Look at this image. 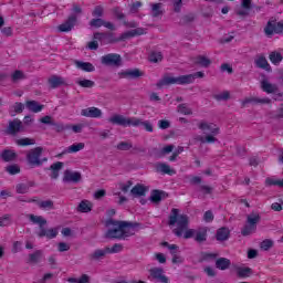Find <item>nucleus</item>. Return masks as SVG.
<instances>
[{"instance_id": "4be33fe9", "label": "nucleus", "mask_w": 283, "mask_h": 283, "mask_svg": "<svg viewBox=\"0 0 283 283\" xmlns=\"http://www.w3.org/2000/svg\"><path fill=\"white\" fill-rule=\"evenodd\" d=\"M29 202H35L39 207V209H43L44 211H52L54 209V201L52 200H44V201H39L36 199H31Z\"/></svg>"}, {"instance_id": "49530a36", "label": "nucleus", "mask_w": 283, "mask_h": 283, "mask_svg": "<svg viewBox=\"0 0 283 283\" xmlns=\"http://www.w3.org/2000/svg\"><path fill=\"white\" fill-rule=\"evenodd\" d=\"M249 103H262V104H269L271 103V99L270 98H263V99H260V98H247L242 102V105L244 107V105H249Z\"/></svg>"}, {"instance_id": "473e14b6", "label": "nucleus", "mask_w": 283, "mask_h": 283, "mask_svg": "<svg viewBox=\"0 0 283 283\" xmlns=\"http://www.w3.org/2000/svg\"><path fill=\"white\" fill-rule=\"evenodd\" d=\"M196 237L195 240L199 243L202 244V242H207V228H201L198 231H196Z\"/></svg>"}, {"instance_id": "2eb2a0df", "label": "nucleus", "mask_w": 283, "mask_h": 283, "mask_svg": "<svg viewBox=\"0 0 283 283\" xmlns=\"http://www.w3.org/2000/svg\"><path fill=\"white\" fill-rule=\"evenodd\" d=\"M167 198H169L168 192L164 190L155 189V190H151L149 200L155 205H160V202H163V200H167Z\"/></svg>"}, {"instance_id": "37998d69", "label": "nucleus", "mask_w": 283, "mask_h": 283, "mask_svg": "<svg viewBox=\"0 0 283 283\" xmlns=\"http://www.w3.org/2000/svg\"><path fill=\"white\" fill-rule=\"evenodd\" d=\"M177 108L179 114H184V116H191V114H193V111H191V108H189L185 103L179 104Z\"/></svg>"}, {"instance_id": "b1692460", "label": "nucleus", "mask_w": 283, "mask_h": 283, "mask_svg": "<svg viewBox=\"0 0 283 283\" xmlns=\"http://www.w3.org/2000/svg\"><path fill=\"white\" fill-rule=\"evenodd\" d=\"M63 163L62 161H56L53 165L50 166V171H51V178L52 180H56L59 178L61 169H63Z\"/></svg>"}, {"instance_id": "8fccbe9b", "label": "nucleus", "mask_w": 283, "mask_h": 283, "mask_svg": "<svg viewBox=\"0 0 283 283\" xmlns=\"http://www.w3.org/2000/svg\"><path fill=\"white\" fill-rule=\"evenodd\" d=\"M105 14V8L103 6H96L94 10L92 11V17H95V19H101Z\"/></svg>"}, {"instance_id": "c756f323", "label": "nucleus", "mask_w": 283, "mask_h": 283, "mask_svg": "<svg viewBox=\"0 0 283 283\" xmlns=\"http://www.w3.org/2000/svg\"><path fill=\"white\" fill-rule=\"evenodd\" d=\"M81 149H85V143L73 144L69 148L64 149L63 154H76L81 151Z\"/></svg>"}, {"instance_id": "774afa93", "label": "nucleus", "mask_w": 283, "mask_h": 283, "mask_svg": "<svg viewBox=\"0 0 283 283\" xmlns=\"http://www.w3.org/2000/svg\"><path fill=\"white\" fill-rule=\"evenodd\" d=\"M203 272L208 275V277H216L217 275L216 270H213L211 266H206Z\"/></svg>"}, {"instance_id": "bb28decb", "label": "nucleus", "mask_w": 283, "mask_h": 283, "mask_svg": "<svg viewBox=\"0 0 283 283\" xmlns=\"http://www.w3.org/2000/svg\"><path fill=\"white\" fill-rule=\"evenodd\" d=\"M1 158L4 163H13V160H17L18 155L15 154L14 150H10V149H4L1 153Z\"/></svg>"}, {"instance_id": "09e8293b", "label": "nucleus", "mask_w": 283, "mask_h": 283, "mask_svg": "<svg viewBox=\"0 0 283 283\" xmlns=\"http://www.w3.org/2000/svg\"><path fill=\"white\" fill-rule=\"evenodd\" d=\"M76 83H77V85H80V87H86L88 90H92V87H94V85H96V83L92 80H80Z\"/></svg>"}, {"instance_id": "423d86ee", "label": "nucleus", "mask_w": 283, "mask_h": 283, "mask_svg": "<svg viewBox=\"0 0 283 283\" xmlns=\"http://www.w3.org/2000/svg\"><path fill=\"white\" fill-rule=\"evenodd\" d=\"M41 156H43V147H35L27 154V163L31 168L34 167H42L44 163H48V158L44 157L41 159Z\"/></svg>"}, {"instance_id": "3c124183", "label": "nucleus", "mask_w": 283, "mask_h": 283, "mask_svg": "<svg viewBox=\"0 0 283 283\" xmlns=\"http://www.w3.org/2000/svg\"><path fill=\"white\" fill-rule=\"evenodd\" d=\"M35 143L36 142L34 139H30L28 137L17 140V145H19L20 147H28L30 145H35Z\"/></svg>"}, {"instance_id": "6e6552de", "label": "nucleus", "mask_w": 283, "mask_h": 283, "mask_svg": "<svg viewBox=\"0 0 283 283\" xmlns=\"http://www.w3.org/2000/svg\"><path fill=\"white\" fill-rule=\"evenodd\" d=\"M20 132H25V127H23V122H21V119L19 118L9 120V125L4 130V134H7L8 136H17V134H20Z\"/></svg>"}, {"instance_id": "69168bd1", "label": "nucleus", "mask_w": 283, "mask_h": 283, "mask_svg": "<svg viewBox=\"0 0 283 283\" xmlns=\"http://www.w3.org/2000/svg\"><path fill=\"white\" fill-rule=\"evenodd\" d=\"M11 78H12L13 83H17V81H21V78H23V73L21 71H15L11 75Z\"/></svg>"}, {"instance_id": "13d9d810", "label": "nucleus", "mask_w": 283, "mask_h": 283, "mask_svg": "<svg viewBox=\"0 0 283 283\" xmlns=\"http://www.w3.org/2000/svg\"><path fill=\"white\" fill-rule=\"evenodd\" d=\"M107 253H120L123 251V244L115 243L112 248L106 247Z\"/></svg>"}, {"instance_id": "7c9ffc66", "label": "nucleus", "mask_w": 283, "mask_h": 283, "mask_svg": "<svg viewBox=\"0 0 283 283\" xmlns=\"http://www.w3.org/2000/svg\"><path fill=\"white\" fill-rule=\"evenodd\" d=\"M195 65H200V67H209L211 65V60L205 55H198L195 59Z\"/></svg>"}, {"instance_id": "72a5a7b5", "label": "nucleus", "mask_w": 283, "mask_h": 283, "mask_svg": "<svg viewBox=\"0 0 283 283\" xmlns=\"http://www.w3.org/2000/svg\"><path fill=\"white\" fill-rule=\"evenodd\" d=\"M77 211H80V213H90V211H92V203L87 200L81 201L77 206Z\"/></svg>"}, {"instance_id": "79ce46f5", "label": "nucleus", "mask_w": 283, "mask_h": 283, "mask_svg": "<svg viewBox=\"0 0 283 283\" xmlns=\"http://www.w3.org/2000/svg\"><path fill=\"white\" fill-rule=\"evenodd\" d=\"M6 171H8L10 176H17V174H21V167L17 164L9 165L6 167Z\"/></svg>"}, {"instance_id": "58836bf2", "label": "nucleus", "mask_w": 283, "mask_h": 283, "mask_svg": "<svg viewBox=\"0 0 283 283\" xmlns=\"http://www.w3.org/2000/svg\"><path fill=\"white\" fill-rule=\"evenodd\" d=\"M216 135H207L206 137H202L200 135H198L195 140H198L199 143H202V145H205V143H208V144H212V143H216V140H218L217 138H214Z\"/></svg>"}, {"instance_id": "e2e57ef3", "label": "nucleus", "mask_w": 283, "mask_h": 283, "mask_svg": "<svg viewBox=\"0 0 283 283\" xmlns=\"http://www.w3.org/2000/svg\"><path fill=\"white\" fill-rule=\"evenodd\" d=\"M199 191H202L206 196H209V195L213 193V188L211 186L201 185L199 187Z\"/></svg>"}, {"instance_id": "0e129e2a", "label": "nucleus", "mask_w": 283, "mask_h": 283, "mask_svg": "<svg viewBox=\"0 0 283 283\" xmlns=\"http://www.w3.org/2000/svg\"><path fill=\"white\" fill-rule=\"evenodd\" d=\"M113 13L114 15L116 17V19H118L119 21H123V19H125V13H123L120 11V8L119 7H116L113 9Z\"/></svg>"}, {"instance_id": "dca6fc26", "label": "nucleus", "mask_w": 283, "mask_h": 283, "mask_svg": "<svg viewBox=\"0 0 283 283\" xmlns=\"http://www.w3.org/2000/svg\"><path fill=\"white\" fill-rule=\"evenodd\" d=\"M254 65L259 70H265V72H273V69L271 67V64H269V61L266 60V56L264 54L258 55L254 60Z\"/></svg>"}, {"instance_id": "5fc2aeb1", "label": "nucleus", "mask_w": 283, "mask_h": 283, "mask_svg": "<svg viewBox=\"0 0 283 283\" xmlns=\"http://www.w3.org/2000/svg\"><path fill=\"white\" fill-rule=\"evenodd\" d=\"M105 23V20L101 19V18H94L90 21V25L91 28H103Z\"/></svg>"}, {"instance_id": "6ab92c4d", "label": "nucleus", "mask_w": 283, "mask_h": 283, "mask_svg": "<svg viewBox=\"0 0 283 283\" xmlns=\"http://www.w3.org/2000/svg\"><path fill=\"white\" fill-rule=\"evenodd\" d=\"M149 189L145 187L143 184H137L130 189V196L133 198H142V196H145Z\"/></svg>"}, {"instance_id": "9b49d317", "label": "nucleus", "mask_w": 283, "mask_h": 283, "mask_svg": "<svg viewBox=\"0 0 283 283\" xmlns=\"http://www.w3.org/2000/svg\"><path fill=\"white\" fill-rule=\"evenodd\" d=\"M76 21H78L76 14H71L62 24L57 25V32H72Z\"/></svg>"}, {"instance_id": "cd10ccee", "label": "nucleus", "mask_w": 283, "mask_h": 283, "mask_svg": "<svg viewBox=\"0 0 283 283\" xmlns=\"http://www.w3.org/2000/svg\"><path fill=\"white\" fill-rule=\"evenodd\" d=\"M75 65L77 70H82L83 72H94L96 70L94 64L90 62L75 61Z\"/></svg>"}, {"instance_id": "c9c22d12", "label": "nucleus", "mask_w": 283, "mask_h": 283, "mask_svg": "<svg viewBox=\"0 0 283 283\" xmlns=\"http://www.w3.org/2000/svg\"><path fill=\"white\" fill-rule=\"evenodd\" d=\"M260 220L261 217L255 212L250 213L247 218L248 224L254 227L255 229H258V222H260Z\"/></svg>"}, {"instance_id": "39448f33", "label": "nucleus", "mask_w": 283, "mask_h": 283, "mask_svg": "<svg viewBox=\"0 0 283 283\" xmlns=\"http://www.w3.org/2000/svg\"><path fill=\"white\" fill-rule=\"evenodd\" d=\"M30 222L39 226V231L36 232L38 238H48L49 240H54L59 235V230L56 228L45 229L48 220L41 216L28 214Z\"/></svg>"}, {"instance_id": "bf43d9fd", "label": "nucleus", "mask_w": 283, "mask_h": 283, "mask_svg": "<svg viewBox=\"0 0 283 283\" xmlns=\"http://www.w3.org/2000/svg\"><path fill=\"white\" fill-rule=\"evenodd\" d=\"M17 193H28L30 191V186L28 184H18L15 186Z\"/></svg>"}, {"instance_id": "6e6d98bb", "label": "nucleus", "mask_w": 283, "mask_h": 283, "mask_svg": "<svg viewBox=\"0 0 283 283\" xmlns=\"http://www.w3.org/2000/svg\"><path fill=\"white\" fill-rule=\"evenodd\" d=\"M11 109H13L14 114H22L25 109V105L21 102H17L11 106Z\"/></svg>"}, {"instance_id": "ddd939ff", "label": "nucleus", "mask_w": 283, "mask_h": 283, "mask_svg": "<svg viewBox=\"0 0 283 283\" xmlns=\"http://www.w3.org/2000/svg\"><path fill=\"white\" fill-rule=\"evenodd\" d=\"M149 273L151 279L157 280L158 283H169V277L164 274L165 270L163 268H153Z\"/></svg>"}, {"instance_id": "a19ab883", "label": "nucleus", "mask_w": 283, "mask_h": 283, "mask_svg": "<svg viewBox=\"0 0 283 283\" xmlns=\"http://www.w3.org/2000/svg\"><path fill=\"white\" fill-rule=\"evenodd\" d=\"M196 21V14L195 13H188L184 15L180 20L181 25H187L188 23H193Z\"/></svg>"}, {"instance_id": "338daca9", "label": "nucleus", "mask_w": 283, "mask_h": 283, "mask_svg": "<svg viewBox=\"0 0 283 283\" xmlns=\"http://www.w3.org/2000/svg\"><path fill=\"white\" fill-rule=\"evenodd\" d=\"M213 212L211 210H208L203 214L205 222H213Z\"/></svg>"}, {"instance_id": "c03bdc74", "label": "nucleus", "mask_w": 283, "mask_h": 283, "mask_svg": "<svg viewBox=\"0 0 283 283\" xmlns=\"http://www.w3.org/2000/svg\"><path fill=\"white\" fill-rule=\"evenodd\" d=\"M258 228H255L254 226H251L249 223H247L243 229L241 230V235L247 237V235H251V233H255V230Z\"/></svg>"}, {"instance_id": "f3484780", "label": "nucleus", "mask_w": 283, "mask_h": 283, "mask_svg": "<svg viewBox=\"0 0 283 283\" xmlns=\"http://www.w3.org/2000/svg\"><path fill=\"white\" fill-rule=\"evenodd\" d=\"M143 34H147V32H145V29L136 28L130 31L122 33V35L119 36V41H127V39H134V36H143Z\"/></svg>"}, {"instance_id": "0eeeda50", "label": "nucleus", "mask_w": 283, "mask_h": 283, "mask_svg": "<svg viewBox=\"0 0 283 283\" xmlns=\"http://www.w3.org/2000/svg\"><path fill=\"white\" fill-rule=\"evenodd\" d=\"M101 63L107 67H122L123 57L118 53H109L101 57Z\"/></svg>"}, {"instance_id": "412c9836", "label": "nucleus", "mask_w": 283, "mask_h": 283, "mask_svg": "<svg viewBox=\"0 0 283 283\" xmlns=\"http://www.w3.org/2000/svg\"><path fill=\"white\" fill-rule=\"evenodd\" d=\"M43 258V250H35L33 253L28 255L27 264H39Z\"/></svg>"}, {"instance_id": "052dcab7", "label": "nucleus", "mask_w": 283, "mask_h": 283, "mask_svg": "<svg viewBox=\"0 0 283 283\" xmlns=\"http://www.w3.org/2000/svg\"><path fill=\"white\" fill-rule=\"evenodd\" d=\"M104 39H107L109 43H119V41H125L120 40V38H114V33H104Z\"/></svg>"}, {"instance_id": "ea45409f", "label": "nucleus", "mask_w": 283, "mask_h": 283, "mask_svg": "<svg viewBox=\"0 0 283 283\" xmlns=\"http://www.w3.org/2000/svg\"><path fill=\"white\" fill-rule=\"evenodd\" d=\"M151 17H154V18L163 17V4L161 3L153 4Z\"/></svg>"}, {"instance_id": "f704fd0d", "label": "nucleus", "mask_w": 283, "mask_h": 283, "mask_svg": "<svg viewBox=\"0 0 283 283\" xmlns=\"http://www.w3.org/2000/svg\"><path fill=\"white\" fill-rule=\"evenodd\" d=\"M157 171L167 174L168 176H174V174H176V170L171 169L169 165L163 163L157 165Z\"/></svg>"}, {"instance_id": "4468645a", "label": "nucleus", "mask_w": 283, "mask_h": 283, "mask_svg": "<svg viewBox=\"0 0 283 283\" xmlns=\"http://www.w3.org/2000/svg\"><path fill=\"white\" fill-rule=\"evenodd\" d=\"M198 127L203 132V134H211L212 136H218L220 134V128L213 123L201 122Z\"/></svg>"}, {"instance_id": "f257e3e1", "label": "nucleus", "mask_w": 283, "mask_h": 283, "mask_svg": "<svg viewBox=\"0 0 283 283\" xmlns=\"http://www.w3.org/2000/svg\"><path fill=\"white\" fill-rule=\"evenodd\" d=\"M176 224L177 228L172 230V233L177 238H182V233L185 240H189L196 235V230L189 229V216L180 214L179 209L172 208L168 217V226L176 227Z\"/></svg>"}, {"instance_id": "de8ad7c7", "label": "nucleus", "mask_w": 283, "mask_h": 283, "mask_svg": "<svg viewBox=\"0 0 283 283\" xmlns=\"http://www.w3.org/2000/svg\"><path fill=\"white\" fill-rule=\"evenodd\" d=\"M150 63H160L163 61V53L161 52H151L149 55Z\"/></svg>"}, {"instance_id": "680f3d73", "label": "nucleus", "mask_w": 283, "mask_h": 283, "mask_svg": "<svg viewBox=\"0 0 283 283\" xmlns=\"http://www.w3.org/2000/svg\"><path fill=\"white\" fill-rule=\"evenodd\" d=\"M158 127H159V129H169L171 127V122H169L167 119H160L158 122Z\"/></svg>"}, {"instance_id": "a18cd8bd", "label": "nucleus", "mask_w": 283, "mask_h": 283, "mask_svg": "<svg viewBox=\"0 0 283 283\" xmlns=\"http://www.w3.org/2000/svg\"><path fill=\"white\" fill-rule=\"evenodd\" d=\"M273 240L265 239L260 243V249H262V251H271V249H273Z\"/></svg>"}, {"instance_id": "a878e982", "label": "nucleus", "mask_w": 283, "mask_h": 283, "mask_svg": "<svg viewBox=\"0 0 283 283\" xmlns=\"http://www.w3.org/2000/svg\"><path fill=\"white\" fill-rule=\"evenodd\" d=\"M216 269H219V271H227V269H231V260L227 258L217 259Z\"/></svg>"}, {"instance_id": "5701e85b", "label": "nucleus", "mask_w": 283, "mask_h": 283, "mask_svg": "<svg viewBox=\"0 0 283 283\" xmlns=\"http://www.w3.org/2000/svg\"><path fill=\"white\" fill-rule=\"evenodd\" d=\"M231 235V231L227 227L219 228L216 233L218 242H226Z\"/></svg>"}, {"instance_id": "603ef678", "label": "nucleus", "mask_w": 283, "mask_h": 283, "mask_svg": "<svg viewBox=\"0 0 283 283\" xmlns=\"http://www.w3.org/2000/svg\"><path fill=\"white\" fill-rule=\"evenodd\" d=\"M214 101H229L231 98V94L228 91H224L223 93L216 94L212 96Z\"/></svg>"}, {"instance_id": "4c0bfd02", "label": "nucleus", "mask_w": 283, "mask_h": 283, "mask_svg": "<svg viewBox=\"0 0 283 283\" xmlns=\"http://www.w3.org/2000/svg\"><path fill=\"white\" fill-rule=\"evenodd\" d=\"M269 59L273 65H277L279 63H282L283 56L282 53L273 51L270 53Z\"/></svg>"}, {"instance_id": "1a4fd4ad", "label": "nucleus", "mask_w": 283, "mask_h": 283, "mask_svg": "<svg viewBox=\"0 0 283 283\" xmlns=\"http://www.w3.org/2000/svg\"><path fill=\"white\" fill-rule=\"evenodd\" d=\"M119 78H127V81H136L143 76L145 73L140 69H127L118 72Z\"/></svg>"}, {"instance_id": "aec40b11", "label": "nucleus", "mask_w": 283, "mask_h": 283, "mask_svg": "<svg viewBox=\"0 0 283 283\" xmlns=\"http://www.w3.org/2000/svg\"><path fill=\"white\" fill-rule=\"evenodd\" d=\"M48 83L51 90H56L57 87H61V85H67V83H65V80L59 75H52L48 80Z\"/></svg>"}, {"instance_id": "2f4dec72", "label": "nucleus", "mask_w": 283, "mask_h": 283, "mask_svg": "<svg viewBox=\"0 0 283 283\" xmlns=\"http://www.w3.org/2000/svg\"><path fill=\"white\" fill-rule=\"evenodd\" d=\"M107 248L104 249V250H101V249H97L95 250L93 253H91L88 255L90 260H95V261H98V260H103V258H105V255L107 254Z\"/></svg>"}, {"instance_id": "c85d7f7f", "label": "nucleus", "mask_w": 283, "mask_h": 283, "mask_svg": "<svg viewBox=\"0 0 283 283\" xmlns=\"http://www.w3.org/2000/svg\"><path fill=\"white\" fill-rule=\"evenodd\" d=\"M27 109H29V112H33V114H39V112L43 111V105L39 104L36 101H28Z\"/></svg>"}, {"instance_id": "e433bc0d", "label": "nucleus", "mask_w": 283, "mask_h": 283, "mask_svg": "<svg viewBox=\"0 0 283 283\" xmlns=\"http://www.w3.org/2000/svg\"><path fill=\"white\" fill-rule=\"evenodd\" d=\"M238 277H251L253 275V270L251 268H239L237 270Z\"/></svg>"}, {"instance_id": "393cba45", "label": "nucleus", "mask_w": 283, "mask_h": 283, "mask_svg": "<svg viewBox=\"0 0 283 283\" xmlns=\"http://www.w3.org/2000/svg\"><path fill=\"white\" fill-rule=\"evenodd\" d=\"M261 90L266 94H275V92H277V85L269 83V80H262Z\"/></svg>"}, {"instance_id": "4d7b16f0", "label": "nucleus", "mask_w": 283, "mask_h": 283, "mask_svg": "<svg viewBox=\"0 0 283 283\" xmlns=\"http://www.w3.org/2000/svg\"><path fill=\"white\" fill-rule=\"evenodd\" d=\"M54 132H57L59 134H61V132H65V129H70V126H65L62 123H56L53 122V124H51Z\"/></svg>"}, {"instance_id": "9d476101", "label": "nucleus", "mask_w": 283, "mask_h": 283, "mask_svg": "<svg viewBox=\"0 0 283 283\" xmlns=\"http://www.w3.org/2000/svg\"><path fill=\"white\" fill-rule=\"evenodd\" d=\"M264 32L266 36L283 34V22L268 21Z\"/></svg>"}, {"instance_id": "7ed1b4c3", "label": "nucleus", "mask_w": 283, "mask_h": 283, "mask_svg": "<svg viewBox=\"0 0 283 283\" xmlns=\"http://www.w3.org/2000/svg\"><path fill=\"white\" fill-rule=\"evenodd\" d=\"M196 78H205V72L199 71L193 74L180 75L178 77L165 75L157 82L156 87H158V90H163V87H167V85H189L193 83Z\"/></svg>"}, {"instance_id": "20e7f679", "label": "nucleus", "mask_w": 283, "mask_h": 283, "mask_svg": "<svg viewBox=\"0 0 283 283\" xmlns=\"http://www.w3.org/2000/svg\"><path fill=\"white\" fill-rule=\"evenodd\" d=\"M136 227H140V223L123 222L119 224V228L108 229L105 233V238L108 240H125V238H129L135 234V232L129 229H136Z\"/></svg>"}, {"instance_id": "f03ea898", "label": "nucleus", "mask_w": 283, "mask_h": 283, "mask_svg": "<svg viewBox=\"0 0 283 283\" xmlns=\"http://www.w3.org/2000/svg\"><path fill=\"white\" fill-rule=\"evenodd\" d=\"M108 122L112 125H119V127H143L145 132H154V125L149 120H143L137 117H125L123 115H113Z\"/></svg>"}, {"instance_id": "f8f14e48", "label": "nucleus", "mask_w": 283, "mask_h": 283, "mask_svg": "<svg viewBox=\"0 0 283 283\" xmlns=\"http://www.w3.org/2000/svg\"><path fill=\"white\" fill-rule=\"evenodd\" d=\"M83 180V176L78 171L65 170L63 182H73V185H78Z\"/></svg>"}, {"instance_id": "a211bd4d", "label": "nucleus", "mask_w": 283, "mask_h": 283, "mask_svg": "<svg viewBox=\"0 0 283 283\" xmlns=\"http://www.w3.org/2000/svg\"><path fill=\"white\" fill-rule=\"evenodd\" d=\"M81 116H85L86 118H101L103 111L98 107H88L81 111Z\"/></svg>"}, {"instance_id": "864d4df0", "label": "nucleus", "mask_w": 283, "mask_h": 283, "mask_svg": "<svg viewBox=\"0 0 283 283\" xmlns=\"http://www.w3.org/2000/svg\"><path fill=\"white\" fill-rule=\"evenodd\" d=\"M134 145H132V143L128 142H120L119 144H117V149L119 151H129V149H133Z\"/></svg>"}]
</instances>
